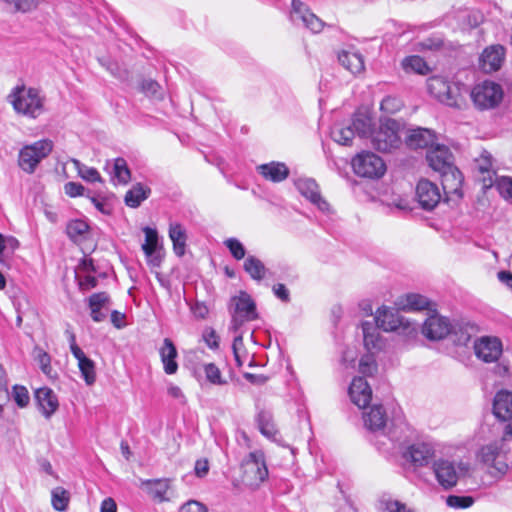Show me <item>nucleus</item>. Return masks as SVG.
Listing matches in <instances>:
<instances>
[{"mask_svg":"<svg viewBox=\"0 0 512 512\" xmlns=\"http://www.w3.org/2000/svg\"><path fill=\"white\" fill-rule=\"evenodd\" d=\"M363 421L365 427L376 434L377 449L388 456H395L408 440L409 427L405 423L393 424L389 432H385L387 416L382 405L371 406L363 413Z\"/></svg>","mask_w":512,"mask_h":512,"instance_id":"f257e3e1","label":"nucleus"},{"mask_svg":"<svg viewBox=\"0 0 512 512\" xmlns=\"http://www.w3.org/2000/svg\"><path fill=\"white\" fill-rule=\"evenodd\" d=\"M430 167L438 171L442 177V186L448 193L457 192L462 184L460 171L452 165V153L445 145L435 144L427 152Z\"/></svg>","mask_w":512,"mask_h":512,"instance_id":"f03ea898","label":"nucleus"},{"mask_svg":"<svg viewBox=\"0 0 512 512\" xmlns=\"http://www.w3.org/2000/svg\"><path fill=\"white\" fill-rule=\"evenodd\" d=\"M7 101L13 110L22 116L36 119L44 112L45 97L35 87L17 84L7 95Z\"/></svg>","mask_w":512,"mask_h":512,"instance_id":"7ed1b4c3","label":"nucleus"},{"mask_svg":"<svg viewBox=\"0 0 512 512\" xmlns=\"http://www.w3.org/2000/svg\"><path fill=\"white\" fill-rule=\"evenodd\" d=\"M470 469V464L463 461L439 459L433 463L436 480L446 490L455 487L460 479L468 476Z\"/></svg>","mask_w":512,"mask_h":512,"instance_id":"20e7f679","label":"nucleus"},{"mask_svg":"<svg viewBox=\"0 0 512 512\" xmlns=\"http://www.w3.org/2000/svg\"><path fill=\"white\" fill-rule=\"evenodd\" d=\"M230 313L229 330L233 333H238L246 322L258 319L256 303L246 292H240L238 296L232 298Z\"/></svg>","mask_w":512,"mask_h":512,"instance_id":"39448f33","label":"nucleus"},{"mask_svg":"<svg viewBox=\"0 0 512 512\" xmlns=\"http://www.w3.org/2000/svg\"><path fill=\"white\" fill-rule=\"evenodd\" d=\"M399 123L394 119H383L376 130L371 134L373 147L381 152H391L401 145Z\"/></svg>","mask_w":512,"mask_h":512,"instance_id":"423d86ee","label":"nucleus"},{"mask_svg":"<svg viewBox=\"0 0 512 512\" xmlns=\"http://www.w3.org/2000/svg\"><path fill=\"white\" fill-rule=\"evenodd\" d=\"M429 93L447 106L460 108L464 103L460 87L440 76H433L427 83Z\"/></svg>","mask_w":512,"mask_h":512,"instance_id":"0eeeda50","label":"nucleus"},{"mask_svg":"<svg viewBox=\"0 0 512 512\" xmlns=\"http://www.w3.org/2000/svg\"><path fill=\"white\" fill-rule=\"evenodd\" d=\"M53 150V142L41 139L30 145H25L19 152V167L26 173L32 174L38 164Z\"/></svg>","mask_w":512,"mask_h":512,"instance_id":"6e6552de","label":"nucleus"},{"mask_svg":"<svg viewBox=\"0 0 512 512\" xmlns=\"http://www.w3.org/2000/svg\"><path fill=\"white\" fill-rule=\"evenodd\" d=\"M504 92L498 83L484 81L477 84L471 91V98L479 110L496 108L503 100Z\"/></svg>","mask_w":512,"mask_h":512,"instance_id":"1a4fd4ad","label":"nucleus"},{"mask_svg":"<svg viewBox=\"0 0 512 512\" xmlns=\"http://www.w3.org/2000/svg\"><path fill=\"white\" fill-rule=\"evenodd\" d=\"M354 172L360 176L378 179L386 172V165L381 157L372 152H362L352 160Z\"/></svg>","mask_w":512,"mask_h":512,"instance_id":"9d476101","label":"nucleus"},{"mask_svg":"<svg viewBox=\"0 0 512 512\" xmlns=\"http://www.w3.org/2000/svg\"><path fill=\"white\" fill-rule=\"evenodd\" d=\"M509 436L503 434V438L480 448L478 458L487 466L493 467L497 472L504 474L508 469L504 442Z\"/></svg>","mask_w":512,"mask_h":512,"instance_id":"9b49d317","label":"nucleus"},{"mask_svg":"<svg viewBox=\"0 0 512 512\" xmlns=\"http://www.w3.org/2000/svg\"><path fill=\"white\" fill-rule=\"evenodd\" d=\"M244 479L251 486H258L268 477L264 453L260 450L249 453L243 462Z\"/></svg>","mask_w":512,"mask_h":512,"instance_id":"f8f14e48","label":"nucleus"},{"mask_svg":"<svg viewBox=\"0 0 512 512\" xmlns=\"http://www.w3.org/2000/svg\"><path fill=\"white\" fill-rule=\"evenodd\" d=\"M492 411L501 422H506L504 435L512 437V392L508 390L498 391L493 399Z\"/></svg>","mask_w":512,"mask_h":512,"instance_id":"ddd939ff","label":"nucleus"},{"mask_svg":"<svg viewBox=\"0 0 512 512\" xmlns=\"http://www.w3.org/2000/svg\"><path fill=\"white\" fill-rule=\"evenodd\" d=\"M290 18L293 22L301 21L313 33H319L324 28V22L310 11L301 0H292Z\"/></svg>","mask_w":512,"mask_h":512,"instance_id":"4468645a","label":"nucleus"},{"mask_svg":"<svg viewBox=\"0 0 512 512\" xmlns=\"http://www.w3.org/2000/svg\"><path fill=\"white\" fill-rule=\"evenodd\" d=\"M476 356L486 363H492L502 354V343L497 337L484 336L475 341Z\"/></svg>","mask_w":512,"mask_h":512,"instance_id":"2eb2a0df","label":"nucleus"},{"mask_svg":"<svg viewBox=\"0 0 512 512\" xmlns=\"http://www.w3.org/2000/svg\"><path fill=\"white\" fill-rule=\"evenodd\" d=\"M409 438L410 436L408 437L407 441H409ZM407 443L408 442H406L403 445L402 449L398 451L395 455L402 453L403 456L407 460H410L415 466L421 467L428 465L434 458L435 451L430 444L417 443L407 447V449L404 450Z\"/></svg>","mask_w":512,"mask_h":512,"instance_id":"dca6fc26","label":"nucleus"},{"mask_svg":"<svg viewBox=\"0 0 512 512\" xmlns=\"http://www.w3.org/2000/svg\"><path fill=\"white\" fill-rule=\"evenodd\" d=\"M416 198L423 209L432 210L440 202L441 193L435 183L422 179L416 186Z\"/></svg>","mask_w":512,"mask_h":512,"instance_id":"f3484780","label":"nucleus"},{"mask_svg":"<svg viewBox=\"0 0 512 512\" xmlns=\"http://www.w3.org/2000/svg\"><path fill=\"white\" fill-rule=\"evenodd\" d=\"M295 185L300 194L316 205L319 210L322 212L330 211V205L322 198L319 186L314 179L300 178L296 181Z\"/></svg>","mask_w":512,"mask_h":512,"instance_id":"a211bd4d","label":"nucleus"},{"mask_svg":"<svg viewBox=\"0 0 512 512\" xmlns=\"http://www.w3.org/2000/svg\"><path fill=\"white\" fill-rule=\"evenodd\" d=\"M450 331L451 324L449 320L437 313L430 315L422 326V333L429 340H441L445 338Z\"/></svg>","mask_w":512,"mask_h":512,"instance_id":"6ab92c4d","label":"nucleus"},{"mask_svg":"<svg viewBox=\"0 0 512 512\" xmlns=\"http://www.w3.org/2000/svg\"><path fill=\"white\" fill-rule=\"evenodd\" d=\"M351 401L359 408H366L372 399V390L366 379L355 377L349 387Z\"/></svg>","mask_w":512,"mask_h":512,"instance_id":"aec40b11","label":"nucleus"},{"mask_svg":"<svg viewBox=\"0 0 512 512\" xmlns=\"http://www.w3.org/2000/svg\"><path fill=\"white\" fill-rule=\"evenodd\" d=\"M435 133L427 128L409 129L405 136V144L411 149H424L434 145Z\"/></svg>","mask_w":512,"mask_h":512,"instance_id":"412c9836","label":"nucleus"},{"mask_svg":"<svg viewBox=\"0 0 512 512\" xmlns=\"http://www.w3.org/2000/svg\"><path fill=\"white\" fill-rule=\"evenodd\" d=\"M374 321L378 328L383 331H396L404 325V319L392 308L381 307L377 310Z\"/></svg>","mask_w":512,"mask_h":512,"instance_id":"4be33fe9","label":"nucleus"},{"mask_svg":"<svg viewBox=\"0 0 512 512\" xmlns=\"http://www.w3.org/2000/svg\"><path fill=\"white\" fill-rule=\"evenodd\" d=\"M35 398L41 413L49 419L58 409L59 402L54 391L48 387L36 390Z\"/></svg>","mask_w":512,"mask_h":512,"instance_id":"5701e85b","label":"nucleus"},{"mask_svg":"<svg viewBox=\"0 0 512 512\" xmlns=\"http://www.w3.org/2000/svg\"><path fill=\"white\" fill-rule=\"evenodd\" d=\"M505 51L501 45L486 48L480 57V66L485 72L497 71L504 60Z\"/></svg>","mask_w":512,"mask_h":512,"instance_id":"b1692460","label":"nucleus"},{"mask_svg":"<svg viewBox=\"0 0 512 512\" xmlns=\"http://www.w3.org/2000/svg\"><path fill=\"white\" fill-rule=\"evenodd\" d=\"M110 297L106 292L94 293L88 298V305L91 311V318L95 322H102L106 319Z\"/></svg>","mask_w":512,"mask_h":512,"instance_id":"393cba45","label":"nucleus"},{"mask_svg":"<svg viewBox=\"0 0 512 512\" xmlns=\"http://www.w3.org/2000/svg\"><path fill=\"white\" fill-rule=\"evenodd\" d=\"M159 354L165 373L168 375L175 374L178 370V364L176 362L177 350L171 339H164Z\"/></svg>","mask_w":512,"mask_h":512,"instance_id":"a878e982","label":"nucleus"},{"mask_svg":"<svg viewBox=\"0 0 512 512\" xmlns=\"http://www.w3.org/2000/svg\"><path fill=\"white\" fill-rule=\"evenodd\" d=\"M337 58L340 65L352 74H359L364 71V59L356 51L342 50L338 53Z\"/></svg>","mask_w":512,"mask_h":512,"instance_id":"bb28decb","label":"nucleus"},{"mask_svg":"<svg viewBox=\"0 0 512 512\" xmlns=\"http://www.w3.org/2000/svg\"><path fill=\"white\" fill-rule=\"evenodd\" d=\"M258 172L266 179L272 182H281L289 175V169L284 163L271 162L257 167Z\"/></svg>","mask_w":512,"mask_h":512,"instance_id":"cd10ccee","label":"nucleus"},{"mask_svg":"<svg viewBox=\"0 0 512 512\" xmlns=\"http://www.w3.org/2000/svg\"><path fill=\"white\" fill-rule=\"evenodd\" d=\"M142 486L146 488L147 493L156 501H168L167 493L170 489V482L167 479L145 480Z\"/></svg>","mask_w":512,"mask_h":512,"instance_id":"c85d7f7f","label":"nucleus"},{"mask_svg":"<svg viewBox=\"0 0 512 512\" xmlns=\"http://www.w3.org/2000/svg\"><path fill=\"white\" fill-rule=\"evenodd\" d=\"M399 306L404 311L432 310L431 301L427 297L416 293H410L401 298Z\"/></svg>","mask_w":512,"mask_h":512,"instance_id":"c756f323","label":"nucleus"},{"mask_svg":"<svg viewBox=\"0 0 512 512\" xmlns=\"http://www.w3.org/2000/svg\"><path fill=\"white\" fill-rule=\"evenodd\" d=\"M378 329L377 325L374 326L371 322L362 323L364 346L370 352L381 349L382 340Z\"/></svg>","mask_w":512,"mask_h":512,"instance_id":"7c9ffc66","label":"nucleus"},{"mask_svg":"<svg viewBox=\"0 0 512 512\" xmlns=\"http://www.w3.org/2000/svg\"><path fill=\"white\" fill-rule=\"evenodd\" d=\"M169 238L173 243L174 253L181 257L185 254L187 235L184 227L179 223H170Z\"/></svg>","mask_w":512,"mask_h":512,"instance_id":"2f4dec72","label":"nucleus"},{"mask_svg":"<svg viewBox=\"0 0 512 512\" xmlns=\"http://www.w3.org/2000/svg\"><path fill=\"white\" fill-rule=\"evenodd\" d=\"M150 192V188L142 185L141 183H137L126 192L124 198L125 204L128 207L137 208L144 200L148 198Z\"/></svg>","mask_w":512,"mask_h":512,"instance_id":"473e14b6","label":"nucleus"},{"mask_svg":"<svg viewBox=\"0 0 512 512\" xmlns=\"http://www.w3.org/2000/svg\"><path fill=\"white\" fill-rule=\"evenodd\" d=\"M401 67L406 73L426 75L430 72V68L426 61L418 55L405 57L401 61Z\"/></svg>","mask_w":512,"mask_h":512,"instance_id":"72a5a7b5","label":"nucleus"},{"mask_svg":"<svg viewBox=\"0 0 512 512\" xmlns=\"http://www.w3.org/2000/svg\"><path fill=\"white\" fill-rule=\"evenodd\" d=\"M351 126L355 135L357 134L360 138L371 137L373 133V120L366 114H356L352 119Z\"/></svg>","mask_w":512,"mask_h":512,"instance_id":"f704fd0d","label":"nucleus"},{"mask_svg":"<svg viewBox=\"0 0 512 512\" xmlns=\"http://www.w3.org/2000/svg\"><path fill=\"white\" fill-rule=\"evenodd\" d=\"M78 361V368L87 385H92L96 381L95 363L88 358L84 352L81 355L74 356Z\"/></svg>","mask_w":512,"mask_h":512,"instance_id":"c9c22d12","label":"nucleus"},{"mask_svg":"<svg viewBox=\"0 0 512 512\" xmlns=\"http://www.w3.org/2000/svg\"><path fill=\"white\" fill-rule=\"evenodd\" d=\"M258 427L262 435L271 440H276L278 431L270 413L262 411L257 417Z\"/></svg>","mask_w":512,"mask_h":512,"instance_id":"e433bc0d","label":"nucleus"},{"mask_svg":"<svg viewBox=\"0 0 512 512\" xmlns=\"http://www.w3.org/2000/svg\"><path fill=\"white\" fill-rule=\"evenodd\" d=\"M332 139L340 145L349 146L355 137L351 124L347 126L335 125L331 130Z\"/></svg>","mask_w":512,"mask_h":512,"instance_id":"4c0bfd02","label":"nucleus"},{"mask_svg":"<svg viewBox=\"0 0 512 512\" xmlns=\"http://www.w3.org/2000/svg\"><path fill=\"white\" fill-rule=\"evenodd\" d=\"M244 270L254 280L260 281L265 277L266 267L260 259L255 256H248L244 261Z\"/></svg>","mask_w":512,"mask_h":512,"instance_id":"58836bf2","label":"nucleus"},{"mask_svg":"<svg viewBox=\"0 0 512 512\" xmlns=\"http://www.w3.org/2000/svg\"><path fill=\"white\" fill-rule=\"evenodd\" d=\"M89 225L80 219L71 220L66 226V233L73 242L81 241L88 233Z\"/></svg>","mask_w":512,"mask_h":512,"instance_id":"ea45409f","label":"nucleus"},{"mask_svg":"<svg viewBox=\"0 0 512 512\" xmlns=\"http://www.w3.org/2000/svg\"><path fill=\"white\" fill-rule=\"evenodd\" d=\"M72 163L75 167V169L78 172V175L87 182H101L102 178L100 176V173L97 171V169L93 167H88L84 164H82L77 159H72Z\"/></svg>","mask_w":512,"mask_h":512,"instance_id":"a19ab883","label":"nucleus"},{"mask_svg":"<svg viewBox=\"0 0 512 512\" xmlns=\"http://www.w3.org/2000/svg\"><path fill=\"white\" fill-rule=\"evenodd\" d=\"M43 0H2L3 3L13 6L14 12L29 13L38 8Z\"/></svg>","mask_w":512,"mask_h":512,"instance_id":"79ce46f5","label":"nucleus"},{"mask_svg":"<svg viewBox=\"0 0 512 512\" xmlns=\"http://www.w3.org/2000/svg\"><path fill=\"white\" fill-rule=\"evenodd\" d=\"M52 506L57 511H65L69 503V492L63 487H56L51 492Z\"/></svg>","mask_w":512,"mask_h":512,"instance_id":"37998d69","label":"nucleus"},{"mask_svg":"<svg viewBox=\"0 0 512 512\" xmlns=\"http://www.w3.org/2000/svg\"><path fill=\"white\" fill-rule=\"evenodd\" d=\"M143 231L145 233V243L142 245V249L147 257H151L155 254L158 246V233L150 227H145Z\"/></svg>","mask_w":512,"mask_h":512,"instance_id":"c03bdc74","label":"nucleus"},{"mask_svg":"<svg viewBox=\"0 0 512 512\" xmlns=\"http://www.w3.org/2000/svg\"><path fill=\"white\" fill-rule=\"evenodd\" d=\"M131 174L127 162L123 158H117L114 161L113 178L121 184H126L130 180Z\"/></svg>","mask_w":512,"mask_h":512,"instance_id":"a18cd8bd","label":"nucleus"},{"mask_svg":"<svg viewBox=\"0 0 512 512\" xmlns=\"http://www.w3.org/2000/svg\"><path fill=\"white\" fill-rule=\"evenodd\" d=\"M379 512H414L413 509L408 507L405 503L392 499L380 500Z\"/></svg>","mask_w":512,"mask_h":512,"instance_id":"49530a36","label":"nucleus"},{"mask_svg":"<svg viewBox=\"0 0 512 512\" xmlns=\"http://www.w3.org/2000/svg\"><path fill=\"white\" fill-rule=\"evenodd\" d=\"M444 47V40L440 35H432L416 43L418 51H439Z\"/></svg>","mask_w":512,"mask_h":512,"instance_id":"de8ad7c7","label":"nucleus"},{"mask_svg":"<svg viewBox=\"0 0 512 512\" xmlns=\"http://www.w3.org/2000/svg\"><path fill=\"white\" fill-rule=\"evenodd\" d=\"M203 370L207 381L213 385H225L227 381L222 377L220 369L214 363L203 365Z\"/></svg>","mask_w":512,"mask_h":512,"instance_id":"09e8293b","label":"nucleus"},{"mask_svg":"<svg viewBox=\"0 0 512 512\" xmlns=\"http://www.w3.org/2000/svg\"><path fill=\"white\" fill-rule=\"evenodd\" d=\"M10 398H12L15 403L20 408H24L29 404L30 396L27 388L22 385H14L12 389V393L10 394Z\"/></svg>","mask_w":512,"mask_h":512,"instance_id":"8fccbe9b","label":"nucleus"},{"mask_svg":"<svg viewBox=\"0 0 512 512\" xmlns=\"http://www.w3.org/2000/svg\"><path fill=\"white\" fill-rule=\"evenodd\" d=\"M446 504L454 509H466L474 504V498L471 496L449 495L446 498Z\"/></svg>","mask_w":512,"mask_h":512,"instance_id":"3c124183","label":"nucleus"},{"mask_svg":"<svg viewBox=\"0 0 512 512\" xmlns=\"http://www.w3.org/2000/svg\"><path fill=\"white\" fill-rule=\"evenodd\" d=\"M403 106L400 98L396 96H386L380 104V108L383 112L388 114H394L398 112Z\"/></svg>","mask_w":512,"mask_h":512,"instance_id":"603ef678","label":"nucleus"},{"mask_svg":"<svg viewBox=\"0 0 512 512\" xmlns=\"http://www.w3.org/2000/svg\"><path fill=\"white\" fill-rule=\"evenodd\" d=\"M224 244L236 260H241L245 257V247L238 239L229 238L225 240Z\"/></svg>","mask_w":512,"mask_h":512,"instance_id":"864d4df0","label":"nucleus"},{"mask_svg":"<svg viewBox=\"0 0 512 512\" xmlns=\"http://www.w3.org/2000/svg\"><path fill=\"white\" fill-rule=\"evenodd\" d=\"M10 400V393L7 387V379L5 371L0 364V414L3 411V406Z\"/></svg>","mask_w":512,"mask_h":512,"instance_id":"5fc2aeb1","label":"nucleus"},{"mask_svg":"<svg viewBox=\"0 0 512 512\" xmlns=\"http://www.w3.org/2000/svg\"><path fill=\"white\" fill-rule=\"evenodd\" d=\"M141 90L149 97L161 98L160 85L154 80L142 81Z\"/></svg>","mask_w":512,"mask_h":512,"instance_id":"6e6d98bb","label":"nucleus"},{"mask_svg":"<svg viewBox=\"0 0 512 512\" xmlns=\"http://www.w3.org/2000/svg\"><path fill=\"white\" fill-rule=\"evenodd\" d=\"M375 370V360L372 355H365L360 359L359 371L364 375H370Z\"/></svg>","mask_w":512,"mask_h":512,"instance_id":"4d7b16f0","label":"nucleus"},{"mask_svg":"<svg viewBox=\"0 0 512 512\" xmlns=\"http://www.w3.org/2000/svg\"><path fill=\"white\" fill-rule=\"evenodd\" d=\"M500 194L507 199H512V178L502 177L497 184Z\"/></svg>","mask_w":512,"mask_h":512,"instance_id":"13d9d810","label":"nucleus"},{"mask_svg":"<svg viewBox=\"0 0 512 512\" xmlns=\"http://www.w3.org/2000/svg\"><path fill=\"white\" fill-rule=\"evenodd\" d=\"M234 334L235 337L233 339L232 349L237 365L242 366V361L240 359V350L243 348V332L240 329L238 333Z\"/></svg>","mask_w":512,"mask_h":512,"instance_id":"bf43d9fd","label":"nucleus"},{"mask_svg":"<svg viewBox=\"0 0 512 512\" xmlns=\"http://www.w3.org/2000/svg\"><path fill=\"white\" fill-rule=\"evenodd\" d=\"M207 511H208L207 507L203 503L196 501V500H189L188 502L183 504L179 509V512H207Z\"/></svg>","mask_w":512,"mask_h":512,"instance_id":"052dcab7","label":"nucleus"},{"mask_svg":"<svg viewBox=\"0 0 512 512\" xmlns=\"http://www.w3.org/2000/svg\"><path fill=\"white\" fill-rule=\"evenodd\" d=\"M84 190V186L77 182H67L64 185V191L70 197L82 196Z\"/></svg>","mask_w":512,"mask_h":512,"instance_id":"680f3d73","label":"nucleus"},{"mask_svg":"<svg viewBox=\"0 0 512 512\" xmlns=\"http://www.w3.org/2000/svg\"><path fill=\"white\" fill-rule=\"evenodd\" d=\"M98 280L92 275L79 278L78 285L81 291L86 292L97 286Z\"/></svg>","mask_w":512,"mask_h":512,"instance_id":"e2e57ef3","label":"nucleus"},{"mask_svg":"<svg viewBox=\"0 0 512 512\" xmlns=\"http://www.w3.org/2000/svg\"><path fill=\"white\" fill-rule=\"evenodd\" d=\"M191 312L196 318L205 319L209 313V309L205 303L196 301L190 306Z\"/></svg>","mask_w":512,"mask_h":512,"instance_id":"0e129e2a","label":"nucleus"},{"mask_svg":"<svg viewBox=\"0 0 512 512\" xmlns=\"http://www.w3.org/2000/svg\"><path fill=\"white\" fill-rule=\"evenodd\" d=\"M38 361H39V364H40V367H41V370L43 371V373L50 376L52 367H51V358H50L49 354H47L45 352H40L38 355Z\"/></svg>","mask_w":512,"mask_h":512,"instance_id":"69168bd1","label":"nucleus"},{"mask_svg":"<svg viewBox=\"0 0 512 512\" xmlns=\"http://www.w3.org/2000/svg\"><path fill=\"white\" fill-rule=\"evenodd\" d=\"M65 335L67 336V339L69 341L70 351L73 356H79L81 355L82 349L77 345L76 343V336L73 331L70 329H66Z\"/></svg>","mask_w":512,"mask_h":512,"instance_id":"338daca9","label":"nucleus"},{"mask_svg":"<svg viewBox=\"0 0 512 512\" xmlns=\"http://www.w3.org/2000/svg\"><path fill=\"white\" fill-rule=\"evenodd\" d=\"M273 292L277 298H279L283 302H288L290 300V294L288 289L284 284L278 283L273 286Z\"/></svg>","mask_w":512,"mask_h":512,"instance_id":"774afa93","label":"nucleus"}]
</instances>
